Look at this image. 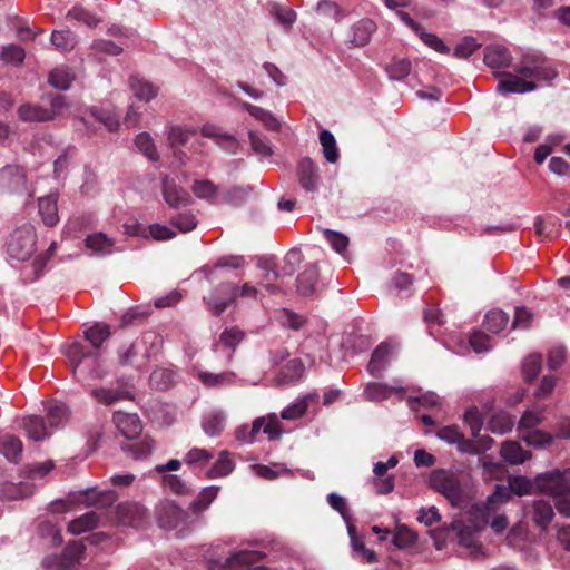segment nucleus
Listing matches in <instances>:
<instances>
[{
  "mask_svg": "<svg viewBox=\"0 0 570 570\" xmlns=\"http://www.w3.org/2000/svg\"><path fill=\"white\" fill-rule=\"evenodd\" d=\"M514 75L508 73L498 82L500 94H527L539 87L550 86L558 71L548 58L535 50H527L512 65Z\"/></svg>",
  "mask_w": 570,
  "mask_h": 570,
  "instance_id": "nucleus-1",
  "label": "nucleus"
},
{
  "mask_svg": "<svg viewBox=\"0 0 570 570\" xmlns=\"http://www.w3.org/2000/svg\"><path fill=\"white\" fill-rule=\"evenodd\" d=\"M110 335V326L97 322L85 331V338L90 344L91 350L81 343H73L68 347L67 356L72 364L75 375L102 379L108 374L104 364V343L108 341Z\"/></svg>",
  "mask_w": 570,
  "mask_h": 570,
  "instance_id": "nucleus-2",
  "label": "nucleus"
},
{
  "mask_svg": "<svg viewBox=\"0 0 570 570\" xmlns=\"http://www.w3.org/2000/svg\"><path fill=\"white\" fill-rule=\"evenodd\" d=\"M161 345L163 338L158 333L146 332L135 341L124 343L118 347V362L121 366L142 370L147 362L159 353Z\"/></svg>",
  "mask_w": 570,
  "mask_h": 570,
  "instance_id": "nucleus-3",
  "label": "nucleus"
},
{
  "mask_svg": "<svg viewBox=\"0 0 570 570\" xmlns=\"http://www.w3.org/2000/svg\"><path fill=\"white\" fill-rule=\"evenodd\" d=\"M36 245L37 236L33 225L23 224L12 230L4 242V252L10 265L17 268L19 263H30Z\"/></svg>",
  "mask_w": 570,
  "mask_h": 570,
  "instance_id": "nucleus-4",
  "label": "nucleus"
},
{
  "mask_svg": "<svg viewBox=\"0 0 570 570\" xmlns=\"http://www.w3.org/2000/svg\"><path fill=\"white\" fill-rule=\"evenodd\" d=\"M263 557L264 554L255 549H238L227 557L210 560L208 570H269L263 566H255Z\"/></svg>",
  "mask_w": 570,
  "mask_h": 570,
  "instance_id": "nucleus-5",
  "label": "nucleus"
},
{
  "mask_svg": "<svg viewBox=\"0 0 570 570\" xmlns=\"http://www.w3.org/2000/svg\"><path fill=\"white\" fill-rule=\"evenodd\" d=\"M542 413L543 409L533 407L527 410L519 420V434L530 445L544 446L553 442L552 434L537 429L542 422Z\"/></svg>",
  "mask_w": 570,
  "mask_h": 570,
  "instance_id": "nucleus-6",
  "label": "nucleus"
},
{
  "mask_svg": "<svg viewBox=\"0 0 570 570\" xmlns=\"http://www.w3.org/2000/svg\"><path fill=\"white\" fill-rule=\"evenodd\" d=\"M429 482L431 488L444 495L452 505L459 507L463 502L464 491L458 472L446 469L434 470Z\"/></svg>",
  "mask_w": 570,
  "mask_h": 570,
  "instance_id": "nucleus-7",
  "label": "nucleus"
},
{
  "mask_svg": "<svg viewBox=\"0 0 570 570\" xmlns=\"http://www.w3.org/2000/svg\"><path fill=\"white\" fill-rule=\"evenodd\" d=\"M535 488L554 500L570 490V469L551 471L538 474L534 479Z\"/></svg>",
  "mask_w": 570,
  "mask_h": 570,
  "instance_id": "nucleus-8",
  "label": "nucleus"
},
{
  "mask_svg": "<svg viewBox=\"0 0 570 570\" xmlns=\"http://www.w3.org/2000/svg\"><path fill=\"white\" fill-rule=\"evenodd\" d=\"M238 295V287L232 282H222L203 297L204 303L215 316L223 314Z\"/></svg>",
  "mask_w": 570,
  "mask_h": 570,
  "instance_id": "nucleus-9",
  "label": "nucleus"
},
{
  "mask_svg": "<svg viewBox=\"0 0 570 570\" xmlns=\"http://www.w3.org/2000/svg\"><path fill=\"white\" fill-rule=\"evenodd\" d=\"M399 344L396 341L387 340L380 343L371 355L367 371L374 377H380L396 357Z\"/></svg>",
  "mask_w": 570,
  "mask_h": 570,
  "instance_id": "nucleus-10",
  "label": "nucleus"
},
{
  "mask_svg": "<svg viewBox=\"0 0 570 570\" xmlns=\"http://www.w3.org/2000/svg\"><path fill=\"white\" fill-rule=\"evenodd\" d=\"M436 438L450 445H455L458 451L465 454H479L480 446L472 440H469L460 431L458 425H446L438 430Z\"/></svg>",
  "mask_w": 570,
  "mask_h": 570,
  "instance_id": "nucleus-11",
  "label": "nucleus"
},
{
  "mask_svg": "<svg viewBox=\"0 0 570 570\" xmlns=\"http://www.w3.org/2000/svg\"><path fill=\"white\" fill-rule=\"evenodd\" d=\"M0 189L10 194H22L27 190V175L18 165H7L0 169Z\"/></svg>",
  "mask_w": 570,
  "mask_h": 570,
  "instance_id": "nucleus-12",
  "label": "nucleus"
},
{
  "mask_svg": "<svg viewBox=\"0 0 570 570\" xmlns=\"http://www.w3.org/2000/svg\"><path fill=\"white\" fill-rule=\"evenodd\" d=\"M299 186L306 193H317L321 185L318 165L309 157L302 158L296 168Z\"/></svg>",
  "mask_w": 570,
  "mask_h": 570,
  "instance_id": "nucleus-13",
  "label": "nucleus"
},
{
  "mask_svg": "<svg viewBox=\"0 0 570 570\" xmlns=\"http://www.w3.org/2000/svg\"><path fill=\"white\" fill-rule=\"evenodd\" d=\"M116 517L120 524L138 529L147 521V510L137 502H122L116 508Z\"/></svg>",
  "mask_w": 570,
  "mask_h": 570,
  "instance_id": "nucleus-14",
  "label": "nucleus"
},
{
  "mask_svg": "<svg viewBox=\"0 0 570 570\" xmlns=\"http://www.w3.org/2000/svg\"><path fill=\"white\" fill-rule=\"evenodd\" d=\"M203 137L212 139L219 148L228 154L235 155L238 151L237 138L214 124H205L200 128Z\"/></svg>",
  "mask_w": 570,
  "mask_h": 570,
  "instance_id": "nucleus-15",
  "label": "nucleus"
},
{
  "mask_svg": "<svg viewBox=\"0 0 570 570\" xmlns=\"http://www.w3.org/2000/svg\"><path fill=\"white\" fill-rule=\"evenodd\" d=\"M188 517V511L181 509L174 502L165 503L158 511L159 525L169 530L185 525Z\"/></svg>",
  "mask_w": 570,
  "mask_h": 570,
  "instance_id": "nucleus-16",
  "label": "nucleus"
},
{
  "mask_svg": "<svg viewBox=\"0 0 570 570\" xmlns=\"http://www.w3.org/2000/svg\"><path fill=\"white\" fill-rule=\"evenodd\" d=\"M161 193L164 200L170 207L186 206L190 203L189 194L177 185L175 178L168 175L161 178Z\"/></svg>",
  "mask_w": 570,
  "mask_h": 570,
  "instance_id": "nucleus-17",
  "label": "nucleus"
},
{
  "mask_svg": "<svg viewBox=\"0 0 570 570\" xmlns=\"http://www.w3.org/2000/svg\"><path fill=\"white\" fill-rule=\"evenodd\" d=\"M56 246L57 244L53 242L46 254L33 257L30 263L24 264L20 268V278L23 283H33L43 275L47 262L55 252Z\"/></svg>",
  "mask_w": 570,
  "mask_h": 570,
  "instance_id": "nucleus-18",
  "label": "nucleus"
},
{
  "mask_svg": "<svg viewBox=\"0 0 570 570\" xmlns=\"http://www.w3.org/2000/svg\"><path fill=\"white\" fill-rule=\"evenodd\" d=\"M405 391L406 387L401 380H393L392 384L371 382L364 389V397L370 402H380L389 399L393 392L403 393Z\"/></svg>",
  "mask_w": 570,
  "mask_h": 570,
  "instance_id": "nucleus-19",
  "label": "nucleus"
},
{
  "mask_svg": "<svg viewBox=\"0 0 570 570\" xmlns=\"http://www.w3.org/2000/svg\"><path fill=\"white\" fill-rule=\"evenodd\" d=\"M112 421L119 433L126 439H137L141 434V421L135 413L117 411L112 415Z\"/></svg>",
  "mask_w": 570,
  "mask_h": 570,
  "instance_id": "nucleus-20",
  "label": "nucleus"
},
{
  "mask_svg": "<svg viewBox=\"0 0 570 570\" xmlns=\"http://www.w3.org/2000/svg\"><path fill=\"white\" fill-rule=\"evenodd\" d=\"M81 501L87 507L108 508L111 507L117 500V493L114 490H98L95 487H89L80 492Z\"/></svg>",
  "mask_w": 570,
  "mask_h": 570,
  "instance_id": "nucleus-21",
  "label": "nucleus"
},
{
  "mask_svg": "<svg viewBox=\"0 0 570 570\" xmlns=\"http://www.w3.org/2000/svg\"><path fill=\"white\" fill-rule=\"evenodd\" d=\"M17 115L23 122H45L55 118V112L37 104H22Z\"/></svg>",
  "mask_w": 570,
  "mask_h": 570,
  "instance_id": "nucleus-22",
  "label": "nucleus"
},
{
  "mask_svg": "<svg viewBox=\"0 0 570 570\" xmlns=\"http://www.w3.org/2000/svg\"><path fill=\"white\" fill-rule=\"evenodd\" d=\"M483 61L491 69H501L511 65L512 56L504 46L491 45L484 50Z\"/></svg>",
  "mask_w": 570,
  "mask_h": 570,
  "instance_id": "nucleus-23",
  "label": "nucleus"
},
{
  "mask_svg": "<svg viewBox=\"0 0 570 570\" xmlns=\"http://www.w3.org/2000/svg\"><path fill=\"white\" fill-rule=\"evenodd\" d=\"M510 498V489L503 485H497L493 493L488 497L487 502L476 504L475 512L482 517L483 523L489 522V515L494 510V504L507 502Z\"/></svg>",
  "mask_w": 570,
  "mask_h": 570,
  "instance_id": "nucleus-24",
  "label": "nucleus"
},
{
  "mask_svg": "<svg viewBox=\"0 0 570 570\" xmlns=\"http://www.w3.org/2000/svg\"><path fill=\"white\" fill-rule=\"evenodd\" d=\"M226 413L220 409H213L202 419V429L209 438L218 436L226 425Z\"/></svg>",
  "mask_w": 570,
  "mask_h": 570,
  "instance_id": "nucleus-25",
  "label": "nucleus"
},
{
  "mask_svg": "<svg viewBox=\"0 0 570 570\" xmlns=\"http://www.w3.org/2000/svg\"><path fill=\"white\" fill-rule=\"evenodd\" d=\"M197 379L202 382V384L208 389L212 387H225L230 386L236 383V374L232 371L222 372V373H212L207 371H199L197 373Z\"/></svg>",
  "mask_w": 570,
  "mask_h": 570,
  "instance_id": "nucleus-26",
  "label": "nucleus"
},
{
  "mask_svg": "<svg viewBox=\"0 0 570 570\" xmlns=\"http://www.w3.org/2000/svg\"><path fill=\"white\" fill-rule=\"evenodd\" d=\"M318 281V268L315 263L307 264L297 276V291L303 296L314 294Z\"/></svg>",
  "mask_w": 570,
  "mask_h": 570,
  "instance_id": "nucleus-27",
  "label": "nucleus"
},
{
  "mask_svg": "<svg viewBox=\"0 0 570 570\" xmlns=\"http://www.w3.org/2000/svg\"><path fill=\"white\" fill-rule=\"evenodd\" d=\"M22 428L27 436L35 442L42 441L50 435L47 424L39 415H28L23 417Z\"/></svg>",
  "mask_w": 570,
  "mask_h": 570,
  "instance_id": "nucleus-28",
  "label": "nucleus"
},
{
  "mask_svg": "<svg viewBox=\"0 0 570 570\" xmlns=\"http://www.w3.org/2000/svg\"><path fill=\"white\" fill-rule=\"evenodd\" d=\"M57 202V194H50L38 199L39 214L45 225L49 227L59 222Z\"/></svg>",
  "mask_w": 570,
  "mask_h": 570,
  "instance_id": "nucleus-29",
  "label": "nucleus"
},
{
  "mask_svg": "<svg viewBox=\"0 0 570 570\" xmlns=\"http://www.w3.org/2000/svg\"><path fill=\"white\" fill-rule=\"evenodd\" d=\"M32 492L33 485L30 482H7L0 487V500H21L29 497Z\"/></svg>",
  "mask_w": 570,
  "mask_h": 570,
  "instance_id": "nucleus-30",
  "label": "nucleus"
},
{
  "mask_svg": "<svg viewBox=\"0 0 570 570\" xmlns=\"http://www.w3.org/2000/svg\"><path fill=\"white\" fill-rule=\"evenodd\" d=\"M86 247L97 256L110 255L114 250L115 242L104 233H94L87 236Z\"/></svg>",
  "mask_w": 570,
  "mask_h": 570,
  "instance_id": "nucleus-31",
  "label": "nucleus"
},
{
  "mask_svg": "<svg viewBox=\"0 0 570 570\" xmlns=\"http://www.w3.org/2000/svg\"><path fill=\"white\" fill-rule=\"evenodd\" d=\"M129 86L135 97L145 102L154 99L158 91L157 87L139 75H132L130 77Z\"/></svg>",
  "mask_w": 570,
  "mask_h": 570,
  "instance_id": "nucleus-32",
  "label": "nucleus"
},
{
  "mask_svg": "<svg viewBox=\"0 0 570 570\" xmlns=\"http://www.w3.org/2000/svg\"><path fill=\"white\" fill-rule=\"evenodd\" d=\"M99 521L100 517L98 512L90 511L69 522L67 530L73 535H79L97 528Z\"/></svg>",
  "mask_w": 570,
  "mask_h": 570,
  "instance_id": "nucleus-33",
  "label": "nucleus"
},
{
  "mask_svg": "<svg viewBox=\"0 0 570 570\" xmlns=\"http://www.w3.org/2000/svg\"><path fill=\"white\" fill-rule=\"evenodd\" d=\"M0 454L9 462L18 463L22 454V442L11 434L0 436Z\"/></svg>",
  "mask_w": 570,
  "mask_h": 570,
  "instance_id": "nucleus-34",
  "label": "nucleus"
},
{
  "mask_svg": "<svg viewBox=\"0 0 570 570\" xmlns=\"http://www.w3.org/2000/svg\"><path fill=\"white\" fill-rule=\"evenodd\" d=\"M220 488L218 485L205 487L189 504V510L194 514H200L206 511L217 498Z\"/></svg>",
  "mask_w": 570,
  "mask_h": 570,
  "instance_id": "nucleus-35",
  "label": "nucleus"
},
{
  "mask_svg": "<svg viewBox=\"0 0 570 570\" xmlns=\"http://www.w3.org/2000/svg\"><path fill=\"white\" fill-rule=\"evenodd\" d=\"M305 371L304 363L299 358H292L281 368L277 375L278 383L292 384L298 381Z\"/></svg>",
  "mask_w": 570,
  "mask_h": 570,
  "instance_id": "nucleus-36",
  "label": "nucleus"
},
{
  "mask_svg": "<svg viewBox=\"0 0 570 570\" xmlns=\"http://www.w3.org/2000/svg\"><path fill=\"white\" fill-rule=\"evenodd\" d=\"M75 80V73L67 66H60L50 71L48 82L51 87L66 91Z\"/></svg>",
  "mask_w": 570,
  "mask_h": 570,
  "instance_id": "nucleus-37",
  "label": "nucleus"
},
{
  "mask_svg": "<svg viewBox=\"0 0 570 570\" xmlns=\"http://www.w3.org/2000/svg\"><path fill=\"white\" fill-rule=\"evenodd\" d=\"M500 454L510 464H521L530 456V452L523 450L520 443L515 441L503 442Z\"/></svg>",
  "mask_w": 570,
  "mask_h": 570,
  "instance_id": "nucleus-38",
  "label": "nucleus"
},
{
  "mask_svg": "<svg viewBox=\"0 0 570 570\" xmlns=\"http://www.w3.org/2000/svg\"><path fill=\"white\" fill-rule=\"evenodd\" d=\"M376 29L375 23L370 19H362L352 27V42L356 47L367 45Z\"/></svg>",
  "mask_w": 570,
  "mask_h": 570,
  "instance_id": "nucleus-39",
  "label": "nucleus"
},
{
  "mask_svg": "<svg viewBox=\"0 0 570 570\" xmlns=\"http://www.w3.org/2000/svg\"><path fill=\"white\" fill-rule=\"evenodd\" d=\"M235 469L230 453L226 450L219 453L217 461L206 471L208 479H218L229 475Z\"/></svg>",
  "mask_w": 570,
  "mask_h": 570,
  "instance_id": "nucleus-40",
  "label": "nucleus"
},
{
  "mask_svg": "<svg viewBox=\"0 0 570 570\" xmlns=\"http://www.w3.org/2000/svg\"><path fill=\"white\" fill-rule=\"evenodd\" d=\"M85 549L86 547L82 541H69L59 556V567H73L82 558Z\"/></svg>",
  "mask_w": 570,
  "mask_h": 570,
  "instance_id": "nucleus-41",
  "label": "nucleus"
},
{
  "mask_svg": "<svg viewBox=\"0 0 570 570\" xmlns=\"http://www.w3.org/2000/svg\"><path fill=\"white\" fill-rule=\"evenodd\" d=\"M554 517V510L552 504L543 499L533 501V521L535 524L546 529Z\"/></svg>",
  "mask_w": 570,
  "mask_h": 570,
  "instance_id": "nucleus-42",
  "label": "nucleus"
},
{
  "mask_svg": "<svg viewBox=\"0 0 570 570\" xmlns=\"http://www.w3.org/2000/svg\"><path fill=\"white\" fill-rule=\"evenodd\" d=\"M91 394L94 397L106 405L112 404L118 401L127 400L130 397V394L124 387H100L92 390Z\"/></svg>",
  "mask_w": 570,
  "mask_h": 570,
  "instance_id": "nucleus-43",
  "label": "nucleus"
},
{
  "mask_svg": "<svg viewBox=\"0 0 570 570\" xmlns=\"http://www.w3.org/2000/svg\"><path fill=\"white\" fill-rule=\"evenodd\" d=\"M244 266V257L240 255H227L219 257L213 267L204 266L200 268V272H203L206 276V279L208 282L213 281V274L214 269L216 268H232V269H238Z\"/></svg>",
  "mask_w": 570,
  "mask_h": 570,
  "instance_id": "nucleus-44",
  "label": "nucleus"
},
{
  "mask_svg": "<svg viewBox=\"0 0 570 570\" xmlns=\"http://www.w3.org/2000/svg\"><path fill=\"white\" fill-rule=\"evenodd\" d=\"M50 41L60 52H69L77 43V36L69 29L53 30Z\"/></svg>",
  "mask_w": 570,
  "mask_h": 570,
  "instance_id": "nucleus-45",
  "label": "nucleus"
},
{
  "mask_svg": "<svg viewBox=\"0 0 570 570\" xmlns=\"http://www.w3.org/2000/svg\"><path fill=\"white\" fill-rule=\"evenodd\" d=\"M318 139L324 158L330 164H335L338 160L340 153L334 135L330 130L322 129Z\"/></svg>",
  "mask_w": 570,
  "mask_h": 570,
  "instance_id": "nucleus-46",
  "label": "nucleus"
},
{
  "mask_svg": "<svg viewBox=\"0 0 570 570\" xmlns=\"http://www.w3.org/2000/svg\"><path fill=\"white\" fill-rule=\"evenodd\" d=\"M458 529V540L460 546L473 549L476 547L479 532L481 530V527L476 523H459L456 525Z\"/></svg>",
  "mask_w": 570,
  "mask_h": 570,
  "instance_id": "nucleus-47",
  "label": "nucleus"
},
{
  "mask_svg": "<svg viewBox=\"0 0 570 570\" xmlns=\"http://www.w3.org/2000/svg\"><path fill=\"white\" fill-rule=\"evenodd\" d=\"M48 424L51 429L63 426L69 417V409L62 402H52L47 411Z\"/></svg>",
  "mask_w": 570,
  "mask_h": 570,
  "instance_id": "nucleus-48",
  "label": "nucleus"
},
{
  "mask_svg": "<svg viewBox=\"0 0 570 570\" xmlns=\"http://www.w3.org/2000/svg\"><path fill=\"white\" fill-rule=\"evenodd\" d=\"M509 323V315L502 309H492L484 316L483 326L487 331L498 334L503 331Z\"/></svg>",
  "mask_w": 570,
  "mask_h": 570,
  "instance_id": "nucleus-49",
  "label": "nucleus"
},
{
  "mask_svg": "<svg viewBox=\"0 0 570 570\" xmlns=\"http://www.w3.org/2000/svg\"><path fill=\"white\" fill-rule=\"evenodd\" d=\"M411 70V61L406 58H393L385 67L389 78L394 81H400L406 78Z\"/></svg>",
  "mask_w": 570,
  "mask_h": 570,
  "instance_id": "nucleus-50",
  "label": "nucleus"
},
{
  "mask_svg": "<svg viewBox=\"0 0 570 570\" xmlns=\"http://www.w3.org/2000/svg\"><path fill=\"white\" fill-rule=\"evenodd\" d=\"M252 469L257 476L266 480H274L282 475L293 474V472L289 469H287L286 465L283 463H272L269 465L253 464Z\"/></svg>",
  "mask_w": 570,
  "mask_h": 570,
  "instance_id": "nucleus-51",
  "label": "nucleus"
},
{
  "mask_svg": "<svg viewBox=\"0 0 570 570\" xmlns=\"http://www.w3.org/2000/svg\"><path fill=\"white\" fill-rule=\"evenodd\" d=\"M155 442L150 438H144L139 442L125 443L121 445L124 452L134 459H146L154 450Z\"/></svg>",
  "mask_w": 570,
  "mask_h": 570,
  "instance_id": "nucleus-52",
  "label": "nucleus"
},
{
  "mask_svg": "<svg viewBox=\"0 0 570 570\" xmlns=\"http://www.w3.org/2000/svg\"><path fill=\"white\" fill-rule=\"evenodd\" d=\"M314 397H317V394H307L296 399L294 403L283 409L281 417L283 420H296L302 417L307 411V402Z\"/></svg>",
  "mask_w": 570,
  "mask_h": 570,
  "instance_id": "nucleus-53",
  "label": "nucleus"
},
{
  "mask_svg": "<svg viewBox=\"0 0 570 570\" xmlns=\"http://www.w3.org/2000/svg\"><path fill=\"white\" fill-rule=\"evenodd\" d=\"M218 186L208 179H196L191 190L197 198L214 203L217 197Z\"/></svg>",
  "mask_w": 570,
  "mask_h": 570,
  "instance_id": "nucleus-54",
  "label": "nucleus"
},
{
  "mask_svg": "<svg viewBox=\"0 0 570 570\" xmlns=\"http://www.w3.org/2000/svg\"><path fill=\"white\" fill-rule=\"evenodd\" d=\"M417 541V535L405 524H399L393 533L392 543L397 549H406L414 546Z\"/></svg>",
  "mask_w": 570,
  "mask_h": 570,
  "instance_id": "nucleus-55",
  "label": "nucleus"
},
{
  "mask_svg": "<svg viewBox=\"0 0 570 570\" xmlns=\"http://www.w3.org/2000/svg\"><path fill=\"white\" fill-rule=\"evenodd\" d=\"M244 338H245V333L242 330H239L236 326L227 327L219 335V340L215 344V346H218V344H222L226 348H228L233 352V351H235V348L240 344V342Z\"/></svg>",
  "mask_w": 570,
  "mask_h": 570,
  "instance_id": "nucleus-56",
  "label": "nucleus"
},
{
  "mask_svg": "<svg viewBox=\"0 0 570 570\" xmlns=\"http://www.w3.org/2000/svg\"><path fill=\"white\" fill-rule=\"evenodd\" d=\"M196 134L194 128L183 126H171L168 130V140L171 147L178 148L186 145L190 137Z\"/></svg>",
  "mask_w": 570,
  "mask_h": 570,
  "instance_id": "nucleus-57",
  "label": "nucleus"
},
{
  "mask_svg": "<svg viewBox=\"0 0 570 570\" xmlns=\"http://www.w3.org/2000/svg\"><path fill=\"white\" fill-rule=\"evenodd\" d=\"M513 426L514 419L505 412H500L493 415L489 422V430L500 435L512 431Z\"/></svg>",
  "mask_w": 570,
  "mask_h": 570,
  "instance_id": "nucleus-58",
  "label": "nucleus"
},
{
  "mask_svg": "<svg viewBox=\"0 0 570 570\" xmlns=\"http://www.w3.org/2000/svg\"><path fill=\"white\" fill-rule=\"evenodd\" d=\"M26 57L24 49L18 45L10 43L2 47L0 52L1 60L11 66H19L23 62Z\"/></svg>",
  "mask_w": 570,
  "mask_h": 570,
  "instance_id": "nucleus-59",
  "label": "nucleus"
},
{
  "mask_svg": "<svg viewBox=\"0 0 570 570\" xmlns=\"http://www.w3.org/2000/svg\"><path fill=\"white\" fill-rule=\"evenodd\" d=\"M271 14L285 28H292L297 18L293 9L276 2L272 3Z\"/></svg>",
  "mask_w": 570,
  "mask_h": 570,
  "instance_id": "nucleus-60",
  "label": "nucleus"
},
{
  "mask_svg": "<svg viewBox=\"0 0 570 570\" xmlns=\"http://www.w3.org/2000/svg\"><path fill=\"white\" fill-rule=\"evenodd\" d=\"M542 367V357L540 354H529L522 362V374L525 381H533Z\"/></svg>",
  "mask_w": 570,
  "mask_h": 570,
  "instance_id": "nucleus-61",
  "label": "nucleus"
},
{
  "mask_svg": "<svg viewBox=\"0 0 570 570\" xmlns=\"http://www.w3.org/2000/svg\"><path fill=\"white\" fill-rule=\"evenodd\" d=\"M213 458L214 454L212 451L200 448H193L185 454L183 461L189 466H204Z\"/></svg>",
  "mask_w": 570,
  "mask_h": 570,
  "instance_id": "nucleus-62",
  "label": "nucleus"
},
{
  "mask_svg": "<svg viewBox=\"0 0 570 570\" xmlns=\"http://www.w3.org/2000/svg\"><path fill=\"white\" fill-rule=\"evenodd\" d=\"M439 404V396L433 392H426L419 396H409L407 406L412 411H419L420 409H430Z\"/></svg>",
  "mask_w": 570,
  "mask_h": 570,
  "instance_id": "nucleus-63",
  "label": "nucleus"
},
{
  "mask_svg": "<svg viewBox=\"0 0 570 570\" xmlns=\"http://www.w3.org/2000/svg\"><path fill=\"white\" fill-rule=\"evenodd\" d=\"M137 148L151 161L158 159V153L155 144L148 132H140L135 138Z\"/></svg>",
  "mask_w": 570,
  "mask_h": 570,
  "instance_id": "nucleus-64",
  "label": "nucleus"
}]
</instances>
